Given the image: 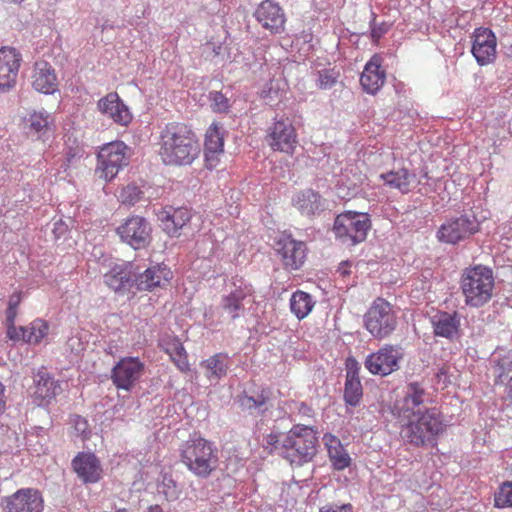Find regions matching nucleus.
Segmentation results:
<instances>
[{
    "mask_svg": "<svg viewBox=\"0 0 512 512\" xmlns=\"http://www.w3.org/2000/svg\"><path fill=\"white\" fill-rule=\"evenodd\" d=\"M428 396L422 382L412 381L407 383L404 397L395 404L399 419L407 421L402 425L400 435L415 447L434 446L436 437L444 431L442 416L437 408H427L424 412L420 410Z\"/></svg>",
    "mask_w": 512,
    "mask_h": 512,
    "instance_id": "nucleus-1",
    "label": "nucleus"
},
{
    "mask_svg": "<svg viewBox=\"0 0 512 512\" xmlns=\"http://www.w3.org/2000/svg\"><path fill=\"white\" fill-rule=\"evenodd\" d=\"M319 446L318 431L309 425L296 424L287 433L271 432L263 439V447L275 452L291 465L311 462Z\"/></svg>",
    "mask_w": 512,
    "mask_h": 512,
    "instance_id": "nucleus-2",
    "label": "nucleus"
},
{
    "mask_svg": "<svg viewBox=\"0 0 512 512\" xmlns=\"http://www.w3.org/2000/svg\"><path fill=\"white\" fill-rule=\"evenodd\" d=\"M200 145L192 129L184 123H168L160 133L159 155L166 165H190L199 155Z\"/></svg>",
    "mask_w": 512,
    "mask_h": 512,
    "instance_id": "nucleus-3",
    "label": "nucleus"
},
{
    "mask_svg": "<svg viewBox=\"0 0 512 512\" xmlns=\"http://www.w3.org/2000/svg\"><path fill=\"white\" fill-rule=\"evenodd\" d=\"M460 284L465 297V304L470 307H481L492 298L493 272L483 265L466 268L462 274Z\"/></svg>",
    "mask_w": 512,
    "mask_h": 512,
    "instance_id": "nucleus-4",
    "label": "nucleus"
},
{
    "mask_svg": "<svg viewBox=\"0 0 512 512\" xmlns=\"http://www.w3.org/2000/svg\"><path fill=\"white\" fill-rule=\"evenodd\" d=\"M181 462L194 475L208 477L218 464L217 450L203 438L186 441L180 449Z\"/></svg>",
    "mask_w": 512,
    "mask_h": 512,
    "instance_id": "nucleus-5",
    "label": "nucleus"
},
{
    "mask_svg": "<svg viewBox=\"0 0 512 512\" xmlns=\"http://www.w3.org/2000/svg\"><path fill=\"white\" fill-rule=\"evenodd\" d=\"M364 325L375 339L389 337L398 325L393 306L384 298H376L364 315Z\"/></svg>",
    "mask_w": 512,
    "mask_h": 512,
    "instance_id": "nucleus-6",
    "label": "nucleus"
},
{
    "mask_svg": "<svg viewBox=\"0 0 512 512\" xmlns=\"http://www.w3.org/2000/svg\"><path fill=\"white\" fill-rule=\"evenodd\" d=\"M371 221L367 213L347 211L339 214L333 225V231L341 243L354 246L363 242L369 229Z\"/></svg>",
    "mask_w": 512,
    "mask_h": 512,
    "instance_id": "nucleus-7",
    "label": "nucleus"
},
{
    "mask_svg": "<svg viewBox=\"0 0 512 512\" xmlns=\"http://www.w3.org/2000/svg\"><path fill=\"white\" fill-rule=\"evenodd\" d=\"M97 160L99 177L110 181L124 166L128 165L129 148L121 141L108 143L100 149Z\"/></svg>",
    "mask_w": 512,
    "mask_h": 512,
    "instance_id": "nucleus-8",
    "label": "nucleus"
},
{
    "mask_svg": "<svg viewBox=\"0 0 512 512\" xmlns=\"http://www.w3.org/2000/svg\"><path fill=\"white\" fill-rule=\"evenodd\" d=\"M480 224L474 214H463L443 223L437 231L439 241L447 244H457L477 233Z\"/></svg>",
    "mask_w": 512,
    "mask_h": 512,
    "instance_id": "nucleus-9",
    "label": "nucleus"
},
{
    "mask_svg": "<svg viewBox=\"0 0 512 512\" xmlns=\"http://www.w3.org/2000/svg\"><path fill=\"white\" fill-rule=\"evenodd\" d=\"M402 357L400 347L387 344L377 352L369 354L364 364L370 373L386 376L399 369L398 363Z\"/></svg>",
    "mask_w": 512,
    "mask_h": 512,
    "instance_id": "nucleus-10",
    "label": "nucleus"
},
{
    "mask_svg": "<svg viewBox=\"0 0 512 512\" xmlns=\"http://www.w3.org/2000/svg\"><path fill=\"white\" fill-rule=\"evenodd\" d=\"M152 227L150 223L141 216H132L117 228L121 240L134 249H141L151 242Z\"/></svg>",
    "mask_w": 512,
    "mask_h": 512,
    "instance_id": "nucleus-11",
    "label": "nucleus"
},
{
    "mask_svg": "<svg viewBox=\"0 0 512 512\" xmlns=\"http://www.w3.org/2000/svg\"><path fill=\"white\" fill-rule=\"evenodd\" d=\"M144 373V363L138 357L121 358L111 370V380L118 388L130 391Z\"/></svg>",
    "mask_w": 512,
    "mask_h": 512,
    "instance_id": "nucleus-12",
    "label": "nucleus"
},
{
    "mask_svg": "<svg viewBox=\"0 0 512 512\" xmlns=\"http://www.w3.org/2000/svg\"><path fill=\"white\" fill-rule=\"evenodd\" d=\"M3 512H41L44 500L37 489L22 488L2 501Z\"/></svg>",
    "mask_w": 512,
    "mask_h": 512,
    "instance_id": "nucleus-13",
    "label": "nucleus"
},
{
    "mask_svg": "<svg viewBox=\"0 0 512 512\" xmlns=\"http://www.w3.org/2000/svg\"><path fill=\"white\" fill-rule=\"evenodd\" d=\"M266 139L273 150L288 154L293 153L297 144L295 128L287 118L275 121Z\"/></svg>",
    "mask_w": 512,
    "mask_h": 512,
    "instance_id": "nucleus-14",
    "label": "nucleus"
},
{
    "mask_svg": "<svg viewBox=\"0 0 512 512\" xmlns=\"http://www.w3.org/2000/svg\"><path fill=\"white\" fill-rule=\"evenodd\" d=\"M61 392V386L45 369H40L33 379V385L29 388L33 403L43 406L50 403Z\"/></svg>",
    "mask_w": 512,
    "mask_h": 512,
    "instance_id": "nucleus-15",
    "label": "nucleus"
},
{
    "mask_svg": "<svg viewBox=\"0 0 512 512\" xmlns=\"http://www.w3.org/2000/svg\"><path fill=\"white\" fill-rule=\"evenodd\" d=\"M275 250L284 266L290 270L299 269L305 262L306 244L289 235H283L277 240Z\"/></svg>",
    "mask_w": 512,
    "mask_h": 512,
    "instance_id": "nucleus-16",
    "label": "nucleus"
},
{
    "mask_svg": "<svg viewBox=\"0 0 512 512\" xmlns=\"http://www.w3.org/2000/svg\"><path fill=\"white\" fill-rule=\"evenodd\" d=\"M21 54L15 48L0 49V92H6L16 84Z\"/></svg>",
    "mask_w": 512,
    "mask_h": 512,
    "instance_id": "nucleus-17",
    "label": "nucleus"
},
{
    "mask_svg": "<svg viewBox=\"0 0 512 512\" xmlns=\"http://www.w3.org/2000/svg\"><path fill=\"white\" fill-rule=\"evenodd\" d=\"M471 52L479 65L491 63L496 57V37L488 28H477L473 34Z\"/></svg>",
    "mask_w": 512,
    "mask_h": 512,
    "instance_id": "nucleus-18",
    "label": "nucleus"
},
{
    "mask_svg": "<svg viewBox=\"0 0 512 512\" xmlns=\"http://www.w3.org/2000/svg\"><path fill=\"white\" fill-rule=\"evenodd\" d=\"M254 16L263 28L270 30L272 33H281L284 30L285 15L281 7L271 1L264 0L256 9Z\"/></svg>",
    "mask_w": 512,
    "mask_h": 512,
    "instance_id": "nucleus-19",
    "label": "nucleus"
},
{
    "mask_svg": "<svg viewBox=\"0 0 512 512\" xmlns=\"http://www.w3.org/2000/svg\"><path fill=\"white\" fill-rule=\"evenodd\" d=\"M73 469L84 483L100 481L103 469L100 460L94 453H79L72 461Z\"/></svg>",
    "mask_w": 512,
    "mask_h": 512,
    "instance_id": "nucleus-20",
    "label": "nucleus"
},
{
    "mask_svg": "<svg viewBox=\"0 0 512 512\" xmlns=\"http://www.w3.org/2000/svg\"><path fill=\"white\" fill-rule=\"evenodd\" d=\"M430 323L436 337L454 341L460 336L461 320L457 312L438 311L431 316Z\"/></svg>",
    "mask_w": 512,
    "mask_h": 512,
    "instance_id": "nucleus-21",
    "label": "nucleus"
},
{
    "mask_svg": "<svg viewBox=\"0 0 512 512\" xmlns=\"http://www.w3.org/2000/svg\"><path fill=\"white\" fill-rule=\"evenodd\" d=\"M172 272L166 265H155L140 273L135 268L134 287L137 290H152L169 282Z\"/></svg>",
    "mask_w": 512,
    "mask_h": 512,
    "instance_id": "nucleus-22",
    "label": "nucleus"
},
{
    "mask_svg": "<svg viewBox=\"0 0 512 512\" xmlns=\"http://www.w3.org/2000/svg\"><path fill=\"white\" fill-rule=\"evenodd\" d=\"M32 87L44 94H53L58 87L54 68L46 61H36L31 73Z\"/></svg>",
    "mask_w": 512,
    "mask_h": 512,
    "instance_id": "nucleus-23",
    "label": "nucleus"
},
{
    "mask_svg": "<svg viewBox=\"0 0 512 512\" xmlns=\"http://www.w3.org/2000/svg\"><path fill=\"white\" fill-rule=\"evenodd\" d=\"M134 278L135 265L123 263L112 267L104 275V282L116 292H126L134 287Z\"/></svg>",
    "mask_w": 512,
    "mask_h": 512,
    "instance_id": "nucleus-24",
    "label": "nucleus"
},
{
    "mask_svg": "<svg viewBox=\"0 0 512 512\" xmlns=\"http://www.w3.org/2000/svg\"><path fill=\"white\" fill-rule=\"evenodd\" d=\"M359 363L349 358L346 362V381L344 387V401L347 405L356 407L363 397V388L359 378Z\"/></svg>",
    "mask_w": 512,
    "mask_h": 512,
    "instance_id": "nucleus-25",
    "label": "nucleus"
},
{
    "mask_svg": "<svg viewBox=\"0 0 512 512\" xmlns=\"http://www.w3.org/2000/svg\"><path fill=\"white\" fill-rule=\"evenodd\" d=\"M190 211L185 207H165L158 213V220L165 233L169 236H177L191 219Z\"/></svg>",
    "mask_w": 512,
    "mask_h": 512,
    "instance_id": "nucleus-26",
    "label": "nucleus"
},
{
    "mask_svg": "<svg viewBox=\"0 0 512 512\" xmlns=\"http://www.w3.org/2000/svg\"><path fill=\"white\" fill-rule=\"evenodd\" d=\"M97 106L101 113L111 118L117 124L125 126L132 119L129 109L115 92L108 93L105 97L101 98Z\"/></svg>",
    "mask_w": 512,
    "mask_h": 512,
    "instance_id": "nucleus-27",
    "label": "nucleus"
},
{
    "mask_svg": "<svg viewBox=\"0 0 512 512\" xmlns=\"http://www.w3.org/2000/svg\"><path fill=\"white\" fill-rule=\"evenodd\" d=\"M234 289L229 294L224 295L221 300L222 309L230 316L232 320L239 318L245 311L244 300L251 296L253 289L250 285L243 284L236 285L234 283Z\"/></svg>",
    "mask_w": 512,
    "mask_h": 512,
    "instance_id": "nucleus-28",
    "label": "nucleus"
},
{
    "mask_svg": "<svg viewBox=\"0 0 512 512\" xmlns=\"http://www.w3.org/2000/svg\"><path fill=\"white\" fill-rule=\"evenodd\" d=\"M293 205L302 215L314 216L325 210L326 201L318 192L306 189L295 196Z\"/></svg>",
    "mask_w": 512,
    "mask_h": 512,
    "instance_id": "nucleus-29",
    "label": "nucleus"
},
{
    "mask_svg": "<svg viewBox=\"0 0 512 512\" xmlns=\"http://www.w3.org/2000/svg\"><path fill=\"white\" fill-rule=\"evenodd\" d=\"M385 82V72L380 69L378 60L373 57L364 67L360 76L363 90L369 94H376Z\"/></svg>",
    "mask_w": 512,
    "mask_h": 512,
    "instance_id": "nucleus-30",
    "label": "nucleus"
},
{
    "mask_svg": "<svg viewBox=\"0 0 512 512\" xmlns=\"http://www.w3.org/2000/svg\"><path fill=\"white\" fill-rule=\"evenodd\" d=\"M323 441L327 448L329 460L335 470L341 471L350 466L351 457L336 436L327 433L324 435Z\"/></svg>",
    "mask_w": 512,
    "mask_h": 512,
    "instance_id": "nucleus-31",
    "label": "nucleus"
},
{
    "mask_svg": "<svg viewBox=\"0 0 512 512\" xmlns=\"http://www.w3.org/2000/svg\"><path fill=\"white\" fill-rule=\"evenodd\" d=\"M230 360L227 354L217 353L201 363L205 376L210 381H219L227 374Z\"/></svg>",
    "mask_w": 512,
    "mask_h": 512,
    "instance_id": "nucleus-32",
    "label": "nucleus"
},
{
    "mask_svg": "<svg viewBox=\"0 0 512 512\" xmlns=\"http://www.w3.org/2000/svg\"><path fill=\"white\" fill-rule=\"evenodd\" d=\"M380 178L386 185L398 189L402 193H408L410 191V184L415 180L416 175L409 172L406 168H400L383 173L380 175Z\"/></svg>",
    "mask_w": 512,
    "mask_h": 512,
    "instance_id": "nucleus-33",
    "label": "nucleus"
},
{
    "mask_svg": "<svg viewBox=\"0 0 512 512\" xmlns=\"http://www.w3.org/2000/svg\"><path fill=\"white\" fill-rule=\"evenodd\" d=\"M314 301L310 294L303 291H296L292 294L290 299V308L292 313L301 320L305 318L312 310Z\"/></svg>",
    "mask_w": 512,
    "mask_h": 512,
    "instance_id": "nucleus-34",
    "label": "nucleus"
},
{
    "mask_svg": "<svg viewBox=\"0 0 512 512\" xmlns=\"http://www.w3.org/2000/svg\"><path fill=\"white\" fill-rule=\"evenodd\" d=\"M164 350L169 354L171 360L183 372L189 370L187 354L182 343L177 338L168 340L163 345Z\"/></svg>",
    "mask_w": 512,
    "mask_h": 512,
    "instance_id": "nucleus-35",
    "label": "nucleus"
},
{
    "mask_svg": "<svg viewBox=\"0 0 512 512\" xmlns=\"http://www.w3.org/2000/svg\"><path fill=\"white\" fill-rule=\"evenodd\" d=\"M47 330V324L40 319H37L29 326L21 327L20 329L22 340L30 344L39 343L46 336Z\"/></svg>",
    "mask_w": 512,
    "mask_h": 512,
    "instance_id": "nucleus-36",
    "label": "nucleus"
},
{
    "mask_svg": "<svg viewBox=\"0 0 512 512\" xmlns=\"http://www.w3.org/2000/svg\"><path fill=\"white\" fill-rule=\"evenodd\" d=\"M238 403L242 410H246L252 413L257 411L258 413H264L267 407V397L261 392L255 395H248L246 393L238 397Z\"/></svg>",
    "mask_w": 512,
    "mask_h": 512,
    "instance_id": "nucleus-37",
    "label": "nucleus"
},
{
    "mask_svg": "<svg viewBox=\"0 0 512 512\" xmlns=\"http://www.w3.org/2000/svg\"><path fill=\"white\" fill-rule=\"evenodd\" d=\"M205 153L206 156L220 153L223 151L224 139L217 124H212L206 131L205 135Z\"/></svg>",
    "mask_w": 512,
    "mask_h": 512,
    "instance_id": "nucleus-38",
    "label": "nucleus"
},
{
    "mask_svg": "<svg viewBox=\"0 0 512 512\" xmlns=\"http://www.w3.org/2000/svg\"><path fill=\"white\" fill-rule=\"evenodd\" d=\"M28 122L30 130L39 134V136L45 135L50 130V115L47 112L42 111L30 114Z\"/></svg>",
    "mask_w": 512,
    "mask_h": 512,
    "instance_id": "nucleus-39",
    "label": "nucleus"
},
{
    "mask_svg": "<svg viewBox=\"0 0 512 512\" xmlns=\"http://www.w3.org/2000/svg\"><path fill=\"white\" fill-rule=\"evenodd\" d=\"M158 492L163 494L168 501H175L180 495V489L176 481L168 475L163 476L161 483L158 485Z\"/></svg>",
    "mask_w": 512,
    "mask_h": 512,
    "instance_id": "nucleus-40",
    "label": "nucleus"
},
{
    "mask_svg": "<svg viewBox=\"0 0 512 512\" xmlns=\"http://www.w3.org/2000/svg\"><path fill=\"white\" fill-rule=\"evenodd\" d=\"M339 77L334 69H324L317 72L316 84L319 89L327 90L332 88Z\"/></svg>",
    "mask_w": 512,
    "mask_h": 512,
    "instance_id": "nucleus-41",
    "label": "nucleus"
},
{
    "mask_svg": "<svg viewBox=\"0 0 512 512\" xmlns=\"http://www.w3.org/2000/svg\"><path fill=\"white\" fill-rule=\"evenodd\" d=\"M494 502L498 508L512 507V482L501 485L495 494Z\"/></svg>",
    "mask_w": 512,
    "mask_h": 512,
    "instance_id": "nucleus-42",
    "label": "nucleus"
},
{
    "mask_svg": "<svg viewBox=\"0 0 512 512\" xmlns=\"http://www.w3.org/2000/svg\"><path fill=\"white\" fill-rule=\"evenodd\" d=\"M495 384L503 383V377L512 371V360L509 357L497 358L494 360Z\"/></svg>",
    "mask_w": 512,
    "mask_h": 512,
    "instance_id": "nucleus-43",
    "label": "nucleus"
},
{
    "mask_svg": "<svg viewBox=\"0 0 512 512\" xmlns=\"http://www.w3.org/2000/svg\"><path fill=\"white\" fill-rule=\"evenodd\" d=\"M209 100L211 101V107L215 112H227L230 107L229 99L219 91L210 92Z\"/></svg>",
    "mask_w": 512,
    "mask_h": 512,
    "instance_id": "nucleus-44",
    "label": "nucleus"
},
{
    "mask_svg": "<svg viewBox=\"0 0 512 512\" xmlns=\"http://www.w3.org/2000/svg\"><path fill=\"white\" fill-rule=\"evenodd\" d=\"M71 423L77 436L81 437L82 440H86L90 437L91 431L89 429V424L84 417L80 415H74L71 418Z\"/></svg>",
    "mask_w": 512,
    "mask_h": 512,
    "instance_id": "nucleus-45",
    "label": "nucleus"
},
{
    "mask_svg": "<svg viewBox=\"0 0 512 512\" xmlns=\"http://www.w3.org/2000/svg\"><path fill=\"white\" fill-rule=\"evenodd\" d=\"M139 189L134 185L126 186L121 194L122 201L128 204H134L139 200Z\"/></svg>",
    "mask_w": 512,
    "mask_h": 512,
    "instance_id": "nucleus-46",
    "label": "nucleus"
},
{
    "mask_svg": "<svg viewBox=\"0 0 512 512\" xmlns=\"http://www.w3.org/2000/svg\"><path fill=\"white\" fill-rule=\"evenodd\" d=\"M290 409L293 413H297L302 417L312 418L314 415V411L311 406L305 402H293L290 405Z\"/></svg>",
    "mask_w": 512,
    "mask_h": 512,
    "instance_id": "nucleus-47",
    "label": "nucleus"
},
{
    "mask_svg": "<svg viewBox=\"0 0 512 512\" xmlns=\"http://www.w3.org/2000/svg\"><path fill=\"white\" fill-rule=\"evenodd\" d=\"M373 19L370 22L371 37L373 40H379L388 31V25L386 23L377 24L376 16L372 14Z\"/></svg>",
    "mask_w": 512,
    "mask_h": 512,
    "instance_id": "nucleus-48",
    "label": "nucleus"
},
{
    "mask_svg": "<svg viewBox=\"0 0 512 512\" xmlns=\"http://www.w3.org/2000/svg\"><path fill=\"white\" fill-rule=\"evenodd\" d=\"M319 512H353V507L351 504H343V505H326L320 508Z\"/></svg>",
    "mask_w": 512,
    "mask_h": 512,
    "instance_id": "nucleus-49",
    "label": "nucleus"
},
{
    "mask_svg": "<svg viewBox=\"0 0 512 512\" xmlns=\"http://www.w3.org/2000/svg\"><path fill=\"white\" fill-rule=\"evenodd\" d=\"M7 325V336L11 340H22L21 336V327H16L14 323L6 324Z\"/></svg>",
    "mask_w": 512,
    "mask_h": 512,
    "instance_id": "nucleus-50",
    "label": "nucleus"
},
{
    "mask_svg": "<svg viewBox=\"0 0 512 512\" xmlns=\"http://www.w3.org/2000/svg\"><path fill=\"white\" fill-rule=\"evenodd\" d=\"M67 229L68 227L65 223H63L62 221H57L54 223L53 233L58 238L61 235L65 234Z\"/></svg>",
    "mask_w": 512,
    "mask_h": 512,
    "instance_id": "nucleus-51",
    "label": "nucleus"
},
{
    "mask_svg": "<svg viewBox=\"0 0 512 512\" xmlns=\"http://www.w3.org/2000/svg\"><path fill=\"white\" fill-rule=\"evenodd\" d=\"M20 302H21V292H15L9 298L8 307L17 309Z\"/></svg>",
    "mask_w": 512,
    "mask_h": 512,
    "instance_id": "nucleus-52",
    "label": "nucleus"
},
{
    "mask_svg": "<svg viewBox=\"0 0 512 512\" xmlns=\"http://www.w3.org/2000/svg\"><path fill=\"white\" fill-rule=\"evenodd\" d=\"M17 316V309L7 307L6 309V324L15 323Z\"/></svg>",
    "mask_w": 512,
    "mask_h": 512,
    "instance_id": "nucleus-53",
    "label": "nucleus"
},
{
    "mask_svg": "<svg viewBox=\"0 0 512 512\" xmlns=\"http://www.w3.org/2000/svg\"><path fill=\"white\" fill-rule=\"evenodd\" d=\"M505 398L512 403V376L505 384Z\"/></svg>",
    "mask_w": 512,
    "mask_h": 512,
    "instance_id": "nucleus-54",
    "label": "nucleus"
},
{
    "mask_svg": "<svg viewBox=\"0 0 512 512\" xmlns=\"http://www.w3.org/2000/svg\"><path fill=\"white\" fill-rule=\"evenodd\" d=\"M4 392V386L0 383V414L4 411L5 403L2 400V394Z\"/></svg>",
    "mask_w": 512,
    "mask_h": 512,
    "instance_id": "nucleus-55",
    "label": "nucleus"
},
{
    "mask_svg": "<svg viewBox=\"0 0 512 512\" xmlns=\"http://www.w3.org/2000/svg\"><path fill=\"white\" fill-rule=\"evenodd\" d=\"M149 512H162V508L159 505H153L149 507Z\"/></svg>",
    "mask_w": 512,
    "mask_h": 512,
    "instance_id": "nucleus-56",
    "label": "nucleus"
},
{
    "mask_svg": "<svg viewBox=\"0 0 512 512\" xmlns=\"http://www.w3.org/2000/svg\"><path fill=\"white\" fill-rule=\"evenodd\" d=\"M340 269H342V267H341ZM341 273H342L344 276L349 274V272H348L346 269L341 270Z\"/></svg>",
    "mask_w": 512,
    "mask_h": 512,
    "instance_id": "nucleus-57",
    "label": "nucleus"
}]
</instances>
